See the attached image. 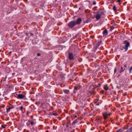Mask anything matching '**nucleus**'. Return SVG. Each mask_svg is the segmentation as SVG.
Listing matches in <instances>:
<instances>
[{
  "label": "nucleus",
  "instance_id": "f257e3e1",
  "mask_svg": "<svg viewBox=\"0 0 132 132\" xmlns=\"http://www.w3.org/2000/svg\"><path fill=\"white\" fill-rule=\"evenodd\" d=\"M81 18H79L76 21L73 20L70 22L68 24V26L70 28H72L75 25L80 24L81 23Z\"/></svg>",
  "mask_w": 132,
  "mask_h": 132
},
{
  "label": "nucleus",
  "instance_id": "f03ea898",
  "mask_svg": "<svg viewBox=\"0 0 132 132\" xmlns=\"http://www.w3.org/2000/svg\"><path fill=\"white\" fill-rule=\"evenodd\" d=\"M104 14L103 12L102 11H98L97 12L96 14L95 15V17L96 19L99 20L101 18V16Z\"/></svg>",
  "mask_w": 132,
  "mask_h": 132
},
{
  "label": "nucleus",
  "instance_id": "7ed1b4c3",
  "mask_svg": "<svg viewBox=\"0 0 132 132\" xmlns=\"http://www.w3.org/2000/svg\"><path fill=\"white\" fill-rule=\"evenodd\" d=\"M124 44H125V47L124 48L126 50L128 49V47L129 46V42H127L126 41H125L123 42Z\"/></svg>",
  "mask_w": 132,
  "mask_h": 132
},
{
  "label": "nucleus",
  "instance_id": "20e7f679",
  "mask_svg": "<svg viewBox=\"0 0 132 132\" xmlns=\"http://www.w3.org/2000/svg\"><path fill=\"white\" fill-rule=\"evenodd\" d=\"M103 117L104 119H106L108 116L110 115V114L107 112H104L103 114Z\"/></svg>",
  "mask_w": 132,
  "mask_h": 132
},
{
  "label": "nucleus",
  "instance_id": "39448f33",
  "mask_svg": "<svg viewBox=\"0 0 132 132\" xmlns=\"http://www.w3.org/2000/svg\"><path fill=\"white\" fill-rule=\"evenodd\" d=\"M69 59L70 60H72L73 59V56L72 53H69Z\"/></svg>",
  "mask_w": 132,
  "mask_h": 132
},
{
  "label": "nucleus",
  "instance_id": "423d86ee",
  "mask_svg": "<svg viewBox=\"0 0 132 132\" xmlns=\"http://www.w3.org/2000/svg\"><path fill=\"white\" fill-rule=\"evenodd\" d=\"M103 34L104 36H106L108 34V32L107 30L106 29L104 30L103 32Z\"/></svg>",
  "mask_w": 132,
  "mask_h": 132
},
{
  "label": "nucleus",
  "instance_id": "0eeeda50",
  "mask_svg": "<svg viewBox=\"0 0 132 132\" xmlns=\"http://www.w3.org/2000/svg\"><path fill=\"white\" fill-rule=\"evenodd\" d=\"M18 96L20 99H21L24 98V96L23 95L21 94H19L18 95Z\"/></svg>",
  "mask_w": 132,
  "mask_h": 132
},
{
  "label": "nucleus",
  "instance_id": "6e6552de",
  "mask_svg": "<svg viewBox=\"0 0 132 132\" xmlns=\"http://www.w3.org/2000/svg\"><path fill=\"white\" fill-rule=\"evenodd\" d=\"M63 92H64L65 93L68 94L69 93V91L67 89H64L63 90Z\"/></svg>",
  "mask_w": 132,
  "mask_h": 132
},
{
  "label": "nucleus",
  "instance_id": "1a4fd4ad",
  "mask_svg": "<svg viewBox=\"0 0 132 132\" xmlns=\"http://www.w3.org/2000/svg\"><path fill=\"white\" fill-rule=\"evenodd\" d=\"M104 89L106 90H108L109 89V88L107 85H105L104 86Z\"/></svg>",
  "mask_w": 132,
  "mask_h": 132
},
{
  "label": "nucleus",
  "instance_id": "9d476101",
  "mask_svg": "<svg viewBox=\"0 0 132 132\" xmlns=\"http://www.w3.org/2000/svg\"><path fill=\"white\" fill-rule=\"evenodd\" d=\"M126 132H132V127L130 128Z\"/></svg>",
  "mask_w": 132,
  "mask_h": 132
},
{
  "label": "nucleus",
  "instance_id": "9b49d317",
  "mask_svg": "<svg viewBox=\"0 0 132 132\" xmlns=\"http://www.w3.org/2000/svg\"><path fill=\"white\" fill-rule=\"evenodd\" d=\"M123 130L122 129H120L118 130L116 132H122Z\"/></svg>",
  "mask_w": 132,
  "mask_h": 132
},
{
  "label": "nucleus",
  "instance_id": "f8f14e48",
  "mask_svg": "<svg viewBox=\"0 0 132 132\" xmlns=\"http://www.w3.org/2000/svg\"><path fill=\"white\" fill-rule=\"evenodd\" d=\"M77 122H78L77 120H75V121H74L73 122L72 124L73 125H75V124L76 123H77Z\"/></svg>",
  "mask_w": 132,
  "mask_h": 132
},
{
  "label": "nucleus",
  "instance_id": "ddd939ff",
  "mask_svg": "<svg viewBox=\"0 0 132 132\" xmlns=\"http://www.w3.org/2000/svg\"><path fill=\"white\" fill-rule=\"evenodd\" d=\"M122 2V0H118L117 1H116V2H117L118 3H118V4L120 5V3Z\"/></svg>",
  "mask_w": 132,
  "mask_h": 132
},
{
  "label": "nucleus",
  "instance_id": "4468645a",
  "mask_svg": "<svg viewBox=\"0 0 132 132\" xmlns=\"http://www.w3.org/2000/svg\"><path fill=\"white\" fill-rule=\"evenodd\" d=\"M95 103L97 105H99V103L97 102V101H95Z\"/></svg>",
  "mask_w": 132,
  "mask_h": 132
},
{
  "label": "nucleus",
  "instance_id": "2eb2a0df",
  "mask_svg": "<svg viewBox=\"0 0 132 132\" xmlns=\"http://www.w3.org/2000/svg\"><path fill=\"white\" fill-rule=\"evenodd\" d=\"M114 27H112L110 29V30L111 31H112L113 29H114Z\"/></svg>",
  "mask_w": 132,
  "mask_h": 132
},
{
  "label": "nucleus",
  "instance_id": "dca6fc26",
  "mask_svg": "<svg viewBox=\"0 0 132 132\" xmlns=\"http://www.w3.org/2000/svg\"><path fill=\"white\" fill-rule=\"evenodd\" d=\"M132 70V67H130V72L131 73V71Z\"/></svg>",
  "mask_w": 132,
  "mask_h": 132
},
{
  "label": "nucleus",
  "instance_id": "f3484780",
  "mask_svg": "<svg viewBox=\"0 0 132 132\" xmlns=\"http://www.w3.org/2000/svg\"><path fill=\"white\" fill-rule=\"evenodd\" d=\"M14 108V107L13 106H12L11 107H10L9 108V109H13Z\"/></svg>",
  "mask_w": 132,
  "mask_h": 132
},
{
  "label": "nucleus",
  "instance_id": "a211bd4d",
  "mask_svg": "<svg viewBox=\"0 0 132 132\" xmlns=\"http://www.w3.org/2000/svg\"><path fill=\"white\" fill-rule=\"evenodd\" d=\"M78 87L77 86H76L74 88V89L75 90H77L78 89Z\"/></svg>",
  "mask_w": 132,
  "mask_h": 132
},
{
  "label": "nucleus",
  "instance_id": "6ab92c4d",
  "mask_svg": "<svg viewBox=\"0 0 132 132\" xmlns=\"http://www.w3.org/2000/svg\"><path fill=\"white\" fill-rule=\"evenodd\" d=\"M23 107L22 106H21L20 107V109L21 111H22V110Z\"/></svg>",
  "mask_w": 132,
  "mask_h": 132
},
{
  "label": "nucleus",
  "instance_id": "aec40b11",
  "mask_svg": "<svg viewBox=\"0 0 132 132\" xmlns=\"http://www.w3.org/2000/svg\"><path fill=\"white\" fill-rule=\"evenodd\" d=\"M10 110V109H9V108L8 109H6V112L7 113H8L9 112V110Z\"/></svg>",
  "mask_w": 132,
  "mask_h": 132
},
{
  "label": "nucleus",
  "instance_id": "412c9836",
  "mask_svg": "<svg viewBox=\"0 0 132 132\" xmlns=\"http://www.w3.org/2000/svg\"><path fill=\"white\" fill-rule=\"evenodd\" d=\"M113 9L114 10H116V6H114L113 7Z\"/></svg>",
  "mask_w": 132,
  "mask_h": 132
},
{
  "label": "nucleus",
  "instance_id": "4be33fe9",
  "mask_svg": "<svg viewBox=\"0 0 132 132\" xmlns=\"http://www.w3.org/2000/svg\"><path fill=\"white\" fill-rule=\"evenodd\" d=\"M40 53H38L37 54V55L38 56H40Z\"/></svg>",
  "mask_w": 132,
  "mask_h": 132
},
{
  "label": "nucleus",
  "instance_id": "5701e85b",
  "mask_svg": "<svg viewBox=\"0 0 132 132\" xmlns=\"http://www.w3.org/2000/svg\"><path fill=\"white\" fill-rule=\"evenodd\" d=\"M96 4V3L95 2H93V4L94 5H95Z\"/></svg>",
  "mask_w": 132,
  "mask_h": 132
},
{
  "label": "nucleus",
  "instance_id": "b1692460",
  "mask_svg": "<svg viewBox=\"0 0 132 132\" xmlns=\"http://www.w3.org/2000/svg\"><path fill=\"white\" fill-rule=\"evenodd\" d=\"M31 125H32L34 124V123L33 122H31Z\"/></svg>",
  "mask_w": 132,
  "mask_h": 132
},
{
  "label": "nucleus",
  "instance_id": "393cba45",
  "mask_svg": "<svg viewBox=\"0 0 132 132\" xmlns=\"http://www.w3.org/2000/svg\"><path fill=\"white\" fill-rule=\"evenodd\" d=\"M116 125L117 124L118 125H119L120 124V123H118V124H117V123L116 122Z\"/></svg>",
  "mask_w": 132,
  "mask_h": 132
},
{
  "label": "nucleus",
  "instance_id": "a878e982",
  "mask_svg": "<svg viewBox=\"0 0 132 132\" xmlns=\"http://www.w3.org/2000/svg\"><path fill=\"white\" fill-rule=\"evenodd\" d=\"M99 100V99H97L96 101H98Z\"/></svg>",
  "mask_w": 132,
  "mask_h": 132
},
{
  "label": "nucleus",
  "instance_id": "bb28decb",
  "mask_svg": "<svg viewBox=\"0 0 132 132\" xmlns=\"http://www.w3.org/2000/svg\"><path fill=\"white\" fill-rule=\"evenodd\" d=\"M124 67H127V66L126 65H125L124 66Z\"/></svg>",
  "mask_w": 132,
  "mask_h": 132
},
{
  "label": "nucleus",
  "instance_id": "cd10ccee",
  "mask_svg": "<svg viewBox=\"0 0 132 132\" xmlns=\"http://www.w3.org/2000/svg\"><path fill=\"white\" fill-rule=\"evenodd\" d=\"M55 116H57V114L56 113V114H55L54 115Z\"/></svg>",
  "mask_w": 132,
  "mask_h": 132
},
{
  "label": "nucleus",
  "instance_id": "c85d7f7f",
  "mask_svg": "<svg viewBox=\"0 0 132 132\" xmlns=\"http://www.w3.org/2000/svg\"><path fill=\"white\" fill-rule=\"evenodd\" d=\"M114 72H116V69H114Z\"/></svg>",
  "mask_w": 132,
  "mask_h": 132
},
{
  "label": "nucleus",
  "instance_id": "c756f323",
  "mask_svg": "<svg viewBox=\"0 0 132 132\" xmlns=\"http://www.w3.org/2000/svg\"><path fill=\"white\" fill-rule=\"evenodd\" d=\"M117 87L118 88H119V87H119V86H117Z\"/></svg>",
  "mask_w": 132,
  "mask_h": 132
},
{
  "label": "nucleus",
  "instance_id": "7c9ffc66",
  "mask_svg": "<svg viewBox=\"0 0 132 132\" xmlns=\"http://www.w3.org/2000/svg\"><path fill=\"white\" fill-rule=\"evenodd\" d=\"M11 53V51H10L9 52V53H10V54Z\"/></svg>",
  "mask_w": 132,
  "mask_h": 132
},
{
  "label": "nucleus",
  "instance_id": "2f4dec72",
  "mask_svg": "<svg viewBox=\"0 0 132 132\" xmlns=\"http://www.w3.org/2000/svg\"><path fill=\"white\" fill-rule=\"evenodd\" d=\"M77 117V116H75V117H76V118Z\"/></svg>",
  "mask_w": 132,
  "mask_h": 132
},
{
  "label": "nucleus",
  "instance_id": "473e14b6",
  "mask_svg": "<svg viewBox=\"0 0 132 132\" xmlns=\"http://www.w3.org/2000/svg\"><path fill=\"white\" fill-rule=\"evenodd\" d=\"M121 69H122H122H123V68H122V67H121Z\"/></svg>",
  "mask_w": 132,
  "mask_h": 132
},
{
  "label": "nucleus",
  "instance_id": "72a5a7b5",
  "mask_svg": "<svg viewBox=\"0 0 132 132\" xmlns=\"http://www.w3.org/2000/svg\"><path fill=\"white\" fill-rule=\"evenodd\" d=\"M116 119H117V117L116 116Z\"/></svg>",
  "mask_w": 132,
  "mask_h": 132
},
{
  "label": "nucleus",
  "instance_id": "f704fd0d",
  "mask_svg": "<svg viewBox=\"0 0 132 132\" xmlns=\"http://www.w3.org/2000/svg\"><path fill=\"white\" fill-rule=\"evenodd\" d=\"M46 132H48V131H46Z\"/></svg>",
  "mask_w": 132,
  "mask_h": 132
}]
</instances>
